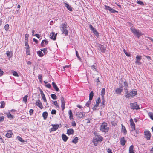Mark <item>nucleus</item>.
Returning a JSON list of instances; mask_svg holds the SVG:
<instances>
[{
	"mask_svg": "<svg viewBox=\"0 0 153 153\" xmlns=\"http://www.w3.org/2000/svg\"><path fill=\"white\" fill-rule=\"evenodd\" d=\"M137 94V91L135 90H132L130 92H129L128 90H127L125 91V96L126 98L133 97Z\"/></svg>",
	"mask_w": 153,
	"mask_h": 153,
	"instance_id": "1",
	"label": "nucleus"
},
{
	"mask_svg": "<svg viewBox=\"0 0 153 153\" xmlns=\"http://www.w3.org/2000/svg\"><path fill=\"white\" fill-rule=\"evenodd\" d=\"M130 29L133 34L136 35L138 38H139L140 36L143 35V33L141 31L135 28L131 27Z\"/></svg>",
	"mask_w": 153,
	"mask_h": 153,
	"instance_id": "2",
	"label": "nucleus"
},
{
	"mask_svg": "<svg viewBox=\"0 0 153 153\" xmlns=\"http://www.w3.org/2000/svg\"><path fill=\"white\" fill-rule=\"evenodd\" d=\"M100 128L102 131L105 132H108L109 129V128L107 127V124L106 123H102L100 126Z\"/></svg>",
	"mask_w": 153,
	"mask_h": 153,
	"instance_id": "3",
	"label": "nucleus"
},
{
	"mask_svg": "<svg viewBox=\"0 0 153 153\" xmlns=\"http://www.w3.org/2000/svg\"><path fill=\"white\" fill-rule=\"evenodd\" d=\"M67 25L66 24H64L61 25V30L63 34L66 35L68 34V31L67 30Z\"/></svg>",
	"mask_w": 153,
	"mask_h": 153,
	"instance_id": "4",
	"label": "nucleus"
},
{
	"mask_svg": "<svg viewBox=\"0 0 153 153\" xmlns=\"http://www.w3.org/2000/svg\"><path fill=\"white\" fill-rule=\"evenodd\" d=\"M96 47L100 51L104 52H105L106 48L103 46L99 44H96Z\"/></svg>",
	"mask_w": 153,
	"mask_h": 153,
	"instance_id": "5",
	"label": "nucleus"
},
{
	"mask_svg": "<svg viewBox=\"0 0 153 153\" xmlns=\"http://www.w3.org/2000/svg\"><path fill=\"white\" fill-rule=\"evenodd\" d=\"M130 105L131 108L132 109L138 110L140 109L137 102L131 103Z\"/></svg>",
	"mask_w": 153,
	"mask_h": 153,
	"instance_id": "6",
	"label": "nucleus"
},
{
	"mask_svg": "<svg viewBox=\"0 0 153 153\" xmlns=\"http://www.w3.org/2000/svg\"><path fill=\"white\" fill-rule=\"evenodd\" d=\"M51 126L53 127L52 128H50L49 130L50 132H51L52 131H56L57 130L58 128L59 127V124H52Z\"/></svg>",
	"mask_w": 153,
	"mask_h": 153,
	"instance_id": "7",
	"label": "nucleus"
},
{
	"mask_svg": "<svg viewBox=\"0 0 153 153\" xmlns=\"http://www.w3.org/2000/svg\"><path fill=\"white\" fill-rule=\"evenodd\" d=\"M105 9L106 10H109L112 13H118V12L117 11L115 10L114 9L111 8L109 6L105 5L104 6Z\"/></svg>",
	"mask_w": 153,
	"mask_h": 153,
	"instance_id": "8",
	"label": "nucleus"
},
{
	"mask_svg": "<svg viewBox=\"0 0 153 153\" xmlns=\"http://www.w3.org/2000/svg\"><path fill=\"white\" fill-rule=\"evenodd\" d=\"M85 113L82 112H79L76 113V115L77 117L81 118L85 117Z\"/></svg>",
	"mask_w": 153,
	"mask_h": 153,
	"instance_id": "9",
	"label": "nucleus"
},
{
	"mask_svg": "<svg viewBox=\"0 0 153 153\" xmlns=\"http://www.w3.org/2000/svg\"><path fill=\"white\" fill-rule=\"evenodd\" d=\"M61 107L62 110H64L65 108V101L64 98L63 97H61Z\"/></svg>",
	"mask_w": 153,
	"mask_h": 153,
	"instance_id": "10",
	"label": "nucleus"
},
{
	"mask_svg": "<svg viewBox=\"0 0 153 153\" xmlns=\"http://www.w3.org/2000/svg\"><path fill=\"white\" fill-rule=\"evenodd\" d=\"M39 91L40 92L41 95L42 97V99H43L44 102H46L47 103V100L46 99L45 96L42 90L41 89H40Z\"/></svg>",
	"mask_w": 153,
	"mask_h": 153,
	"instance_id": "11",
	"label": "nucleus"
},
{
	"mask_svg": "<svg viewBox=\"0 0 153 153\" xmlns=\"http://www.w3.org/2000/svg\"><path fill=\"white\" fill-rule=\"evenodd\" d=\"M36 105L40 109H42L43 108V106L39 100H38L35 103Z\"/></svg>",
	"mask_w": 153,
	"mask_h": 153,
	"instance_id": "12",
	"label": "nucleus"
},
{
	"mask_svg": "<svg viewBox=\"0 0 153 153\" xmlns=\"http://www.w3.org/2000/svg\"><path fill=\"white\" fill-rule=\"evenodd\" d=\"M103 138L100 135H96V142L98 143L102 141Z\"/></svg>",
	"mask_w": 153,
	"mask_h": 153,
	"instance_id": "13",
	"label": "nucleus"
},
{
	"mask_svg": "<svg viewBox=\"0 0 153 153\" xmlns=\"http://www.w3.org/2000/svg\"><path fill=\"white\" fill-rule=\"evenodd\" d=\"M145 137L147 140L150 139L151 134L148 131H145L144 132Z\"/></svg>",
	"mask_w": 153,
	"mask_h": 153,
	"instance_id": "14",
	"label": "nucleus"
},
{
	"mask_svg": "<svg viewBox=\"0 0 153 153\" xmlns=\"http://www.w3.org/2000/svg\"><path fill=\"white\" fill-rule=\"evenodd\" d=\"M123 86H121L120 87H119L117 88L115 91V92L116 93L118 94H121V92L123 91V89L122 88H123Z\"/></svg>",
	"mask_w": 153,
	"mask_h": 153,
	"instance_id": "15",
	"label": "nucleus"
},
{
	"mask_svg": "<svg viewBox=\"0 0 153 153\" xmlns=\"http://www.w3.org/2000/svg\"><path fill=\"white\" fill-rule=\"evenodd\" d=\"M56 35L57 33L55 34V32H53L50 34V38L52 39L55 40L56 39Z\"/></svg>",
	"mask_w": 153,
	"mask_h": 153,
	"instance_id": "16",
	"label": "nucleus"
},
{
	"mask_svg": "<svg viewBox=\"0 0 153 153\" xmlns=\"http://www.w3.org/2000/svg\"><path fill=\"white\" fill-rule=\"evenodd\" d=\"M48 42L47 40H43L41 42V46L42 47H44L48 44Z\"/></svg>",
	"mask_w": 153,
	"mask_h": 153,
	"instance_id": "17",
	"label": "nucleus"
},
{
	"mask_svg": "<svg viewBox=\"0 0 153 153\" xmlns=\"http://www.w3.org/2000/svg\"><path fill=\"white\" fill-rule=\"evenodd\" d=\"M74 133V131L73 129L70 128L68 130L67 134L69 135L71 134H73Z\"/></svg>",
	"mask_w": 153,
	"mask_h": 153,
	"instance_id": "18",
	"label": "nucleus"
},
{
	"mask_svg": "<svg viewBox=\"0 0 153 153\" xmlns=\"http://www.w3.org/2000/svg\"><path fill=\"white\" fill-rule=\"evenodd\" d=\"M62 137L64 142H66L68 138V137H67L66 135L63 134L62 135Z\"/></svg>",
	"mask_w": 153,
	"mask_h": 153,
	"instance_id": "19",
	"label": "nucleus"
},
{
	"mask_svg": "<svg viewBox=\"0 0 153 153\" xmlns=\"http://www.w3.org/2000/svg\"><path fill=\"white\" fill-rule=\"evenodd\" d=\"M134 146L131 145L129 147V153H135L134 152Z\"/></svg>",
	"mask_w": 153,
	"mask_h": 153,
	"instance_id": "20",
	"label": "nucleus"
},
{
	"mask_svg": "<svg viewBox=\"0 0 153 153\" xmlns=\"http://www.w3.org/2000/svg\"><path fill=\"white\" fill-rule=\"evenodd\" d=\"M13 134V133L11 131H8L6 135V136L8 138L11 137Z\"/></svg>",
	"mask_w": 153,
	"mask_h": 153,
	"instance_id": "21",
	"label": "nucleus"
},
{
	"mask_svg": "<svg viewBox=\"0 0 153 153\" xmlns=\"http://www.w3.org/2000/svg\"><path fill=\"white\" fill-rule=\"evenodd\" d=\"M7 56L9 58H10L13 56V53L12 51H7L6 53Z\"/></svg>",
	"mask_w": 153,
	"mask_h": 153,
	"instance_id": "22",
	"label": "nucleus"
},
{
	"mask_svg": "<svg viewBox=\"0 0 153 153\" xmlns=\"http://www.w3.org/2000/svg\"><path fill=\"white\" fill-rule=\"evenodd\" d=\"M52 85L53 88L56 90V91L57 92L59 90V89L58 87L56 85V84H55V83L54 82H53L52 83Z\"/></svg>",
	"mask_w": 153,
	"mask_h": 153,
	"instance_id": "23",
	"label": "nucleus"
},
{
	"mask_svg": "<svg viewBox=\"0 0 153 153\" xmlns=\"http://www.w3.org/2000/svg\"><path fill=\"white\" fill-rule=\"evenodd\" d=\"M65 6L67 7V9L71 11H72V8L71 6H70L68 4L65 3Z\"/></svg>",
	"mask_w": 153,
	"mask_h": 153,
	"instance_id": "24",
	"label": "nucleus"
},
{
	"mask_svg": "<svg viewBox=\"0 0 153 153\" xmlns=\"http://www.w3.org/2000/svg\"><path fill=\"white\" fill-rule=\"evenodd\" d=\"M123 84L124 87V90H125V91L127 90H128V86L127 82L126 81H125L124 82Z\"/></svg>",
	"mask_w": 153,
	"mask_h": 153,
	"instance_id": "25",
	"label": "nucleus"
},
{
	"mask_svg": "<svg viewBox=\"0 0 153 153\" xmlns=\"http://www.w3.org/2000/svg\"><path fill=\"white\" fill-rule=\"evenodd\" d=\"M126 141L124 139V137L121 138L120 140V143L121 145L124 146L125 145V143Z\"/></svg>",
	"mask_w": 153,
	"mask_h": 153,
	"instance_id": "26",
	"label": "nucleus"
},
{
	"mask_svg": "<svg viewBox=\"0 0 153 153\" xmlns=\"http://www.w3.org/2000/svg\"><path fill=\"white\" fill-rule=\"evenodd\" d=\"M68 113L69 115V118L70 120H73V115L72 111L71 110H69L68 111Z\"/></svg>",
	"mask_w": 153,
	"mask_h": 153,
	"instance_id": "27",
	"label": "nucleus"
},
{
	"mask_svg": "<svg viewBox=\"0 0 153 153\" xmlns=\"http://www.w3.org/2000/svg\"><path fill=\"white\" fill-rule=\"evenodd\" d=\"M48 116V113L47 112H44L42 113V116L44 120H46Z\"/></svg>",
	"mask_w": 153,
	"mask_h": 153,
	"instance_id": "28",
	"label": "nucleus"
},
{
	"mask_svg": "<svg viewBox=\"0 0 153 153\" xmlns=\"http://www.w3.org/2000/svg\"><path fill=\"white\" fill-rule=\"evenodd\" d=\"M78 137H76L74 139L72 140V142L74 144H76L78 142Z\"/></svg>",
	"mask_w": 153,
	"mask_h": 153,
	"instance_id": "29",
	"label": "nucleus"
},
{
	"mask_svg": "<svg viewBox=\"0 0 153 153\" xmlns=\"http://www.w3.org/2000/svg\"><path fill=\"white\" fill-rule=\"evenodd\" d=\"M28 96L26 95L23 98V101L25 103H26L27 100Z\"/></svg>",
	"mask_w": 153,
	"mask_h": 153,
	"instance_id": "30",
	"label": "nucleus"
},
{
	"mask_svg": "<svg viewBox=\"0 0 153 153\" xmlns=\"http://www.w3.org/2000/svg\"><path fill=\"white\" fill-rule=\"evenodd\" d=\"M37 53L38 56L40 57H42L43 56L44 54L41 51H39L37 52Z\"/></svg>",
	"mask_w": 153,
	"mask_h": 153,
	"instance_id": "31",
	"label": "nucleus"
},
{
	"mask_svg": "<svg viewBox=\"0 0 153 153\" xmlns=\"http://www.w3.org/2000/svg\"><path fill=\"white\" fill-rule=\"evenodd\" d=\"M1 105L0 106L1 108H3L5 106V103L4 101H1L0 102Z\"/></svg>",
	"mask_w": 153,
	"mask_h": 153,
	"instance_id": "32",
	"label": "nucleus"
},
{
	"mask_svg": "<svg viewBox=\"0 0 153 153\" xmlns=\"http://www.w3.org/2000/svg\"><path fill=\"white\" fill-rule=\"evenodd\" d=\"M28 41H25V48H30V47L28 44Z\"/></svg>",
	"mask_w": 153,
	"mask_h": 153,
	"instance_id": "33",
	"label": "nucleus"
},
{
	"mask_svg": "<svg viewBox=\"0 0 153 153\" xmlns=\"http://www.w3.org/2000/svg\"><path fill=\"white\" fill-rule=\"evenodd\" d=\"M94 96V93L92 91H91L89 94V100H92L93 97Z\"/></svg>",
	"mask_w": 153,
	"mask_h": 153,
	"instance_id": "34",
	"label": "nucleus"
},
{
	"mask_svg": "<svg viewBox=\"0 0 153 153\" xmlns=\"http://www.w3.org/2000/svg\"><path fill=\"white\" fill-rule=\"evenodd\" d=\"M11 72L13 73V75L14 76H18L19 75L18 74L16 71H14L13 70L11 71Z\"/></svg>",
	"mask_w": 153,
	"mask_h": 153,
	"instance_id": "35",
	"label": "nucleus"
},
{
	"mask_svg": "<svg viewBox=\"0 0 153 153\" xmlns=\"http://www.w3.org/2000/svg\"><path fill=\"white\" fill-rule=\"evenodd\" d=\"M105 88H102L101 91V95L102 97H104L103 96L105 95Z\"/></svg>",
	"mask_w": 153,
	"mask_h": 153,
	"instance_id": "36",
	"label": "nucleus"
},
{
	"mask_svg": "<svg viewBox=\"0 0 153 153\" xmlns=\"http://www.w3.org/2000/svg\"><path fill=\"white\" fill-rule=\"evenodd\" d=\"M41 51H43L45 54H46L47 53V48H44L43 49H41Z\"/></svg>",
	"mask_w": 153,
	"mask_h": 153,
	"instance_id": "37",
	"label": "nucleus"
},
{
	"mask_svg": "<svg viewBox=\"0 0 153 153\" xmlns=\"http://www.w3.org/2000/svg\"><path fill=\"white\" fill-rule=\"evenodd\" d=\"M51 97L53 99L55 100L57 99V96L54 94H52L51 95Z\"/></svg>",
	"mask_w": 153,
	"mask_h": 153,
	"instance_id": "38",
	"label": "nucleus"
},
{
	"mask_svg": "<svg viewBox=\"0 0 153 153\" xmlns=\"http://www.w3.org/2000/svg\"><path fill=\"white\" fill-rule=\"evenodd\" d=\"M130 122L131 126H135V124L134 123L133 120L132 119H130Z\"/></svg>",
	"mask_w": 153,
	"mask_h": 153,
	"instance_id": "39",
	"label": "nucleus"
},
{
	"mask_svg": "<svg viewBox=\"0 0 153 153\" xmlns=\"http://www.w3.org/2000/svg\"><path fill=\"white\" fill-rule=\"evenodd\" d=\"M122 129L123 130V132L124 133H126L127 132V131L126 129L125 128V127L124 126L122 125Z\"/></svg>",
	"mask_w": 153,
	"mask_h": 153,
	"instance_id": "40",
	"label": "nucleus"
},
{
	"mask_svg": "<svg viewBox=\"0 0 153 153\" xmlns=\"http://www.w3.org/2000/svg\"><path fill=\"white\" fill-rule=\"evenodd\" d=\"M28 37L29 35L27 34H26L25 36V41H28Z\"/></svg>",
	"mask_w": 153,
	"mask_h": 153,
	"instance_id": "41",
	"label": "nucleus"
},
{
	"mask_svg": "<svg viewBox=\"0 0 153 153\" xmlns=\"http://www.w3.org/2000/svg\"><path fill=\"white\" fill-rule=\"evenodd\" d=\"M142 57L140 55H137L136 56V59L137 60L140 61L142 59Z\"/></svg>",
	"mask_w": 153,
	"mask_h": 153,
	"instance_id": "42",
	"label": "nucleus"
},
{
	"mask_svg": "<svg viewBox=\"0 0 153 153\" xmlns=\"http://www.w3.org/2000/svg\"><path fill=\"white\" fill-rule=\"evenodd\" d=\"M4 28L6 31H7L9 29V25L8 24H6L4 26Z\"/></svg>",
	"mask_w": 153,
	"mask_h": 153,
	"instance_id": "43",
	"label": "nucleus"
},
{
	"mask_svg": "<svg viewBox=\"0 0 153 153\" xmlns=\"http://www.w3.org/2000/svg\"><path fill=\"white\" fill-rule=\"evenodd\" d=\"M148 115L153 120V113L152 112H150L149 113Z\"/></svg>",
	"mask_w": 153,
	"mask_h": 153,
	"instance_id": "44",
	"label": "nucleus"
},
{
	"mask_svg": "<svg viewBox=\"0 0 153 153\" xmlns=\"http://www.w3.org/2000/svg\"><path fill=\"white\" fill-rule=\"evenodd\" d=\"M137 3L141 5H144L143 3L140 0H138L137 1Z\"/></svg>",
	"mask_w": 153,
	"mask_h": 153,
	"instance_id": "45",
	"label": "nucleus"
},
{
	"mask_svg": "<svg viewBox=\"0 0 153 153\" xmlns=\"http://www.w3.org/2000/svg\"><path fill=\"white\" fill-rule=\"evenodd\" d=\"M89 27H90L91 29L92 30V31L95 34V32H96V31H95L94 30L93 26L91 25H90Z\"/></svg>",
	"mask_w": 153,
	"mask_h": 153,
	"instance_id": "46",
	"label": "nucleus"
},
{
	"mask_svg": "<svg viewBox=\"0 0 153 153\" xmlns=\"http://www.w3.org/2000/svg\"><path fill=\"white\" fill-rule=\"evenodd\" d=\"M100 98H99L97 99V101H96V107H97L98 106L99 104L100 103Z\"/></svg>",
	"mask_w": 153,
	"mask_h": 153,
	"instance_id": "47",
	"label": "nucleus"
},
{
	"mask_svg": "<svg viewBox=\"0 0 153 153\" xmlns=\"http://www.w3.org/2000/svg\"><path fill=\"white\" fill-rule=\"evenodd\" d=\"M53 104L57 108L59 107V105H58V103H57V101H55L53 102Z\"/></svg>",
	"mask_w": 153,
	"mask_h": 153,
	"instance_id": "48",
	"label": "nucleus"
},
{
	"mask_svg": "<svg viewBox=\"0 0 153 153\" xmlns=\"http://www.w3.org/2000/svg\"><path fill=\"white\" fill-rule=\"evenodd\" d=\"M7 115V117L8 118H12V116L11 114V113L10 112L7 113L6 114Z\"/></svg>",
	"mask_w": 153,
	"mask_h": 153,
	"instance_id": "49",
	"label": "nucleus"
},
{
	"mask_svg": "<svg viewBox=\"0 0 153 153\" xmlns=\"http://www.w3.org/2000/svg\"><path fill=\"white\" fill-rule=\"evenodd\" d=\"M17 138L20 141V142H24V140H23V139L19 136L17 137Z\"/></svg>",
	"mask_w": 153,
	"mask_h": 153,
	"instance_id": "50",
	"label": "nucleus"
},
{
	"mask_svg": "<svg viewBox=\"0 0 153 153\" xmlns=\"http://www.w3.org/2000/svg\"><path fill=\"white\" fill-rule=\"evenodd\" d=\"M26 52L27 55H29L30 54V48H26Z\"/></svg>",
	"mask_w": 153,
	"mask_h": 153,
	"instance_id": "51",
	"label": "nucleus"
},
{
	"mask_svg": "<svg viewBox=\"0 0 153 153\" xmlns=\"http://www.w3.org/2000/svg\"><path fill=\"white\" fill-rule=\"evenodd\" d=\"M4 120V117L3 116H0V122L3 121Z\"/></svg>",
	"mask_w": 153,
	"mask_h": 153,
	"instance_id": "52",
	"label": "nucleus"
},
{
	"mask_svg": "<svg viewBox=\"0 0 153 153\" xmlns=\"http://www.w3.org/2000/svg\"><path fill=\"white\" fill-rule=\"evenodd\" d=\"M33 111L34 110L33 109H30V110L29 112L30 115H31L33 114Z\"/></svg>",
	"mask_w": 153,
	"mask_h": 153,
	"instance_id": "53",
	"label": "nucleus"
},
{
	"mask_svg": "<svg viewBox=\"0 0 153 153\" xmlns=\"http://www.w3.org/2000/svg\"><path fill=\"white\" fill-rule=\"evenodd\" d=\"M71 125L72 126L74 127L76 126V122L75 121H72L71 122Z\"/></svg>",
	"mask_w": 153,
	"mask_h": 153,
	"instance_id": "54",
	"label": "nucleus"
},
{
	"mask_svg": "<svg viewBox=\"0 0 153 153\" xmlns=\"http://www.w3.org/2000/svg\"><path fill=\"white\" fill-rule=\"evenodd\" d=\"M56 113V111L55 110L53 109L52 110L51 114H55Z\"/></svg>",
	"mask_w": 153,
	"mask_h": 153,
	"instance_id": "55",
	"label": "nucleus"
},
{
	"mask_svg": "<svg viewBox=\"0 0 153 153\" xmlns=\"http://www.w3.org/2000/svg\"><path fill=\"white\" fill-rule=\"evenodd\" d=\"M99 77H98V78L96 80V82H97L98 85H100V86H101V85L100 84V82L99 80Z\"/></svg>",
	"mask_w": 153,
	"mask_h": 153,
	"instance_id": "56",
	"label": "nucleus"
},
{
	"mask_svg": "<svg viewBox=\"0 0 153 153\" xmlns=\"http://www.w3.org/2000/svg\"><path fill=\"white\" fill-rule=\"evenodd\" d=\"M91 100H89V101H88L87 103H86V105L88 107L89 106V105L91 103V101H90Z\"/></svg>",
	"mask_w": 153,
	"mask_h": 153,
	"instance_id": "57",
	"label": "nucleus"
},
{
	"mask_svg": "<svg viewBox=\"0 0 153 153\" xmlns=\"http://www.w3.org/2000/svg\"><path fill=\"white\" fill-rule=\"evenodd\" d=\"M45 86L49 88H51V85L50 84H46V85H45Z\"/></svg>",
	"mask_w": 153,
	"mask_h": 153,
	"instance_id": "58",
	"label": "nucleus"
},
{
	"mask_svg": "<svg viewBox=\"0 0 153 153\" xmlns=\"http://www.w3.org/2000/svg\"><path fill=\"white\" fill-rule=\"evenodd\" d=\"M131 131H132L135 130V126H131Z\"/></svg>",
	"mask_w": 153,
	"mask_h": 153,
	"instance_id": "59",
	"label": "nucleus"
},
{
	"mask_svg": "<svg viewBox=\"0 0 153 153\" xmlns=\"http://www.w3.org/2000/svg\"><path fill=\"white\" fill-rule=\"evenodd\" d=\"M4 72L3 71L0 69V77L2 76L3 75Z\"/></svg>",
	"mask_w": 153,
	"mask_h": 153,
	"instance_id": "60",
	"label": "nucleus"
},
{
	"mask_svg": "<svg viewBox=\"0 0 153 153\" xmlns=\"http://www.w3.org/2000/svg\"><path fill=\"white\" fill-rule=\"evenodd\" d=\"M38 79L40 81L42 80V76L41 75H39L38 76Z\"/></svg>",
	"mask_w": 153,
	"mask_h": 153,
	"instance_id": "61",
	"label": "nucleus"
},
{
	"mask_svg": "<svg viewBox=\"0 0 153 153\" xmlns=\"http://www.w3.org/2000/svg\"><path fill=\"white\" fill-rule=\"evenodd\" d=\"M93 143L94 144V145H96V138L95 137H94L93 139Z\"/></svg>",
	"mask_w": 153,
	"mask_h": 153,
	"instance_id": "62",
	"label": "nucleus"
},
{
	"mask_svg": "<svg viewBox=\"0 0 153 153\" xmlns=\"http://www.w3.org/2000/svg\"><path fill=\"white\" fill-rule=\"evenodd\" d=\"M34 36H36L39 39V38L41 37V36H40L39 34H36L35 35H34Z\"/></svg>",
	"mask_w": 153,
	"mask_h": 153,
	"instance_id": "63",
	"label": "nucleus"
},
{
	"mask_svg": "<svg viewBox=\"0 0 153 153\" xmlns=\"http://www.w3.org/2000/svg\"><path fill=\"white\" fill-rule=\"evenodd\" d=\"M144 56L146 57L149 61L151 59V58L149 56Z\"/></svg>",
	"mask_w": 153,
	"mask_h": 153,
	"instance_id": "64",
	"label": "nucleus"
}]
</instances>
